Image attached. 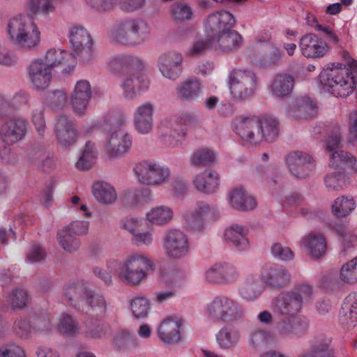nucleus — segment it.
<instances>
[{"instance_id": "nucleus-1", "label": "nucleus", "mask_w": 357, "mask_h": 357, "mask_svg": "<svg viewBox=\"0 0 357 357\" xmlns=\"http://www.w3.org/2000/svg\"><path fill=\"white\" fill-rule=\"evenodd\" d=\"M107 267L113 271L119 280L130 286H137L148 278V273L154 268V263L146 253L133 252L126 256L123 261L111 259Z\"/></svg>"}, {"instance_id": "nucleus-2", "label": "nucleus", "mask_w": 357, "mask_h": 357, "mask_svg": "<svg viewBox=\"0 0 357 357\" xmlns=\"http://www.w3.org/2000/svg\"><path fill=\"white\" fill-rule=\"evenodd\" d=\"M319 77L320 89L335 97L349 96L356 88L352 72L341 63H328Z\"/></svg>"}, {"instance_id": "nucleus-3", "label": "nucleus", "mask_w": 357, "mask_h": 357, "mask_svg": "<svg viewBox=\"0 0 357 357\" xmlns=\"http://www.w3.org/2000/svg\"><path fill=\"white\" fill-rule=\"evenodd\" d=\"M7 32L10 41L24 52L35 50L40 44L41 31L34 20L18 15L10 19Z\"/></svg>"}, {"instance_id": "nucleus-4", "label": "nucleus", "mask_w": 357, "mask_h": 357, "mask_svg": "<svg viewBox=\"0 0 357 357\" xmlns=\"http://www.w3.org/2000/svg\"><path fill=\"white\" fill-rule=\"evenodd\" d=\"M151 27L142 18L127 19L118 22L109 33L110 39L127 47H136L151 38Z\"/></svg>"}, {"instance_id": "nucleus-5", "label": "nucleus", "mask_w": 357, "mask_h": 357, "mask_svg": "<svg viewBox=\"0 0 357 357\" xmlns=\"http://www.w3.org/2000/svg\"><path fill=\"white\" fill-rule=\"evenodd\" d=\"M313 293V288L310 284H299L274 298L271 303V309L279 312H299L312 299Z\"/></svg>"}, {"instance_id": "nucleus-6", "label": "nucleus", "mask_w": 357, "mask_h": 357, "mask_svg": "<svg viewBox=\"0 0 357 357\" xmlns=\"http://www.w3.org/2000/svg\"><path fill=\"white\" fill-rule=\"evenodd\" d=\"M227 82L231 96L237 100H243L253 96L259 83L254 71L243 68L231 70L229 73Z\"/></svg>"}, {"instance_id": "nucleus-7", "label": "nucleus", "mask_w": 357, "mask_h": 357, "mask_svg": "<svg viewBox=\"0 0 357 357\" xmlns=\"http://www.w3.org/2000/svg\"><path fill=\"white\" fill-rule=\"evenodd\" d=\"M220 213L218 207L204 201L197 202L192 212L183 213L181 218L184 228L188 231H203L207 224L218 220Z\"/></svg>"}, {"instance_id": "nucleus-8", "label": "nucleus", "mask_w": 357, "mask_h": 357, "mask_svg": "<svg viewBox=\"0 0 357 357\" xmlns=\"http://www.w3.org/2000/svg\"><path fill=\"white\" fill-rule=\"evenodd\" d=\"M342 141L339 128L333 130L324 141V149L332 152L329 156V167L334 170L347 168L356 172L357 160L352 154L344 151H333L339 147Z\"/></svg>"}, {"instance_id": "nucleus-9", "label": "nucleus", "mask_w": 357, "mask_h": 357, "mask_svg": "<svg viewBox=\"0 0 357 357\" xmlns=\"http://www.w3.org/2000/svg\"><path fill=\"white\" fill-rule=\"evenodd\" d=\"M134 172L138 182L146 185H160L170 177L169 168L154 160H147L137 163Z\"/></svg>"}, {"instance_id": "nucleus-10", "label": "nucleus", "mask_w": 357, "mask_h": 357, "mask_svg": "<svg viewBox=\"0 0 357 357\" xmlns=\"http://www.w3.org/2000/svg\"><path fill=\"white\" fill-rule=\"evenodd\" d=\"M69 40L75 57L88 63L95 56L93 42L88 31L82 25L75 24L69 29Z\"/></svg>"}, {"instance_id": "nucleus-11", "label": "nucleus", "mask_w": 357, "mask_h": 357, "mask_svg": "<svg viewBox=\"0 0 357 357\" xmlns=\"http://www.w3.org/2000/svg\"><path fill=\"white\" fill-rule=\"evenodd\" d=\"M163 250L165 255L173 260H180L187 257L190 251L188 235L180 229L168 230L163 237Z\"/></svg>"}, {"instance_id": "nucleus-12", "label": "nucleus", "mask_w": 357, "mask_h": 357, "mask_svg": "<svg viewBox=\"0 0 357 357\" xmlns=\"http://www.w3.org/2000/svg\"><path fill=\"white\" fill-rule=\"evenodd\" d=\"M132 146V137L125 130L118 128L106 133L102 146L110 158L121 157L127 153Z\"/></svg>"}, {"instance_id": "nucleus-13", "label": "nucleus", "mask_w": 357, "mask_h": 357, "mask_svg": "<svg viewBox=\"0 0 357 357\" xmlns=\"http://www.w3.org/2000/svg\"><path fill=\"white\" fill-rule=\"evenodd\" d=\"M259 276L265 289H282L289 285L291 281V275L288 269L271 264H265L261 267Z\"/></svg>"}, {"instance_id": "nucleus-14", "label": "nucleus", "mask_w": 357, "mask_h": 357, "mask_svg": "<svg viewBox=\"0 0 357 357\" xmlns=\"http://www.w3.org/2000/svg\"><path fill=\"white\" fill-rule=\"evenodd\" d=\"M183 56L176 50L160 54L158 58L157 66L161 75L169 80L175 81L183 73Z\"/></svg>"}, {"instance_id": "nucleus-15", "label": "nucleus", "mask_w": 357, "mask_h": 357, "mask_svg": "<svg viewBox=\"0 0 357 357\" xmlns=\"http://www.w3.org/2000/svg\"><path fill=\"white\" fill-rule=\"evenodd\" d=\"M89 222L88 221L75 220L70 222L66 227L59 230L57 241L62 248L68 252L77 250L80 242L74 237L75 235H85L88 233Z\"/></svg>"}, {"instance_id": "nucleus-16", "label": "nucleus", "mask_w": 357, "mask_h": 357, "mask_svg": "<svg viewBox=\"0 0 357 357\" xmlns=\"http://www.w3.org/2000/svg\"><path fill=\"white\" fill-rule=\"evenodd\" d=\"M150 81L143 72H130L121 79L120 87L123 98L128 100L135 99L149 88Z\"/></svg>"}, {"instance_id": "nucleus-17", "label": "nucleus", "mask_w": 357, "mask_h": 357, "mask_svg": "<svg viewBox=\"0 0 357 357\" xmlns=\"http://www.w3.org/2000/svg\"><path fill=\"white\" fill-rule=\"evenodd\" d=\"M286 163L291 173L300 178L312 175L315 167L312 157L305 152L299 151L289 153L286 157Z\"/></svg>"}, {"instance_id": "nucleus-18", "label": "nucleus", "mask_w": 357, "mask_h": 357, "mask_svg": "<svg viewBox=\"0 0 357 357\" xmlns=\"http://www.w3.org/2000/svg\"><path fill=\"white\" fill-rule=\"evenodd\" d=\"M236 24L234 16L229 11L221 10L208 15L204 23V31L208 37L229 31Z\"/></svg>"}, {"instance_id": "nucleus-19", "label": "nucleus", "mask_w": 357, "mask_h": 357, "mask_svg": "<svg viewBox=\"0 0 357 357\" xmlns=\"http://www.w3.org/2000/svg\"><path fill=\"white\" fill-rule=\"evenodd\" d=\"M301 54L307 59H321L330 51V46L314 33H306L298 43Z\"/></svg>"}, {"instance_id": "nucleus-20", "label": "nucleus", "mask_w": 357, "mask_h": 357, "mask_svg": "<svg viewBox=\"0 0 357 357\" xmlns=\"http://www.w3.org/2000/svg\"><path fill=\"white\" fill-rule=\"evenodd\" d=\"M155 109V105L149 101L135 107L132 114L133 127L138 134L146 135L152 132Z\"/></svg>"}, {"instance_id": "nucleus-21", "label": "nucleus", "mask_w": 357, "mask_h": 357, "mask_svg": "<svg viewBox=\"0 0 357 357\" xmlns=\"http://www.w3.org/2000/svg\"><path fill=\"white\" fill-rule=\"evenodd\" d=\"M183 320L178 317H168L163 319L156 328L160 340L165 344H174L182 339Z\"/></svg>"}, {"instance_id": "nucleus-22", "label": "nucleus", "mask_w": 357, "mask_h": 357, "mask_svg": "<svg viewBox=\"0 0 357 357\" xmlns=\"http://www.w3.org/2000/svg\"><path fill=\"white\" fill-rule=\"evenodd\" d=\"M38 59L43 60L50 70L59 68L64 74L73 71L76 65L75 56L61 49H50L43 57Z\"/></svg>"}, {"instance_id": "nucleus-23", "label": "nucleus", "mask_w": 357, "mask_h": 357, "mask_svg": "<svg viewBox=\"0 0 357 357\" xmlns=\"http://www.w3.org/2000/svg\"><path fill=\"white\" fill-rule=\"evenodd\" d=\"M298 243L306 255L316 259L324 257L327 250L326 237L317 231H312L304 234Z\"/></svg>"}, {"instance_id": "nucleus-24", "label": "nucleus", "mask_w": 357, "mask_h": 357, "mask_svg": "<svg viewBox=\"0 0 357 357\" xmlns=\"http://www.w3.org/2000/svg\"><path fill=\"white\" fill-rule=\"evenodd\" d=\"M52 78V70L41 59L33 60L28 67V79L31 86L37 91L47 89Z\"/></svg>"}, {"instance_id": "nucleus-25", "label": "nucleus", "mask_w": 357, "mask_h": 357, "mask_svg": "<svg viewBox=\"0 0 357 357\" xmlns=\"http://www.w3.org/2000/svg\"><path fill=\"white\" fill-rule=\"evenodd\" d=\"M27 126V121L22 117L10 118L1 126V139L7 144H13L24 139Z\"/></svg>"}, {"instance_id": "nucleus-26", "label": "nucleus", "mask_w": 357, "mask_h": 357, "mask_svg": "<svg viewBox=\"0 0 357 357\" xmlns=\"http://www.w3.org/2000/svg\"><path fill=\"white\" fill-rule=\"evenodd\" d=\"M160 137L162 143L169 147H176L185 139L186 130L177 120L165 119L159 126Z\"/></svg>"}, {"instance_id": "nucleus-27", "label": "nucleus", "mask_w": 357, "mask_h": 357, "mask_svg": "<svg viewBox=\"0 0 357 357\" xmlns=\"http://www.w3.org/2000/svg\"><path fill=\"white\" fill-rule=\"evenodd\" d=\"M308 326V321L305 317L298 314H284L277 328L282 335L299 337L305 334Z\"/></svg>"}, {"instance_id": "nucleus-28", "label": "nucleus", "mask_w": 357, "mask_h": 357, "mask_svg": "<svg viewBox=\"0 0 357 357\" xmlns=\"http://www.w3.org/2000/svg\"><path fill=\"white\" fill-rule=\"evenodd\" d=\"M54 132L58 144L65 148L73 145L78 137L73 122L66 116H59L55 119Z\"/></svg>"}, {"instance_id": "nucleus-29", "label": "nucleus", "mask_w": 357, "mask_h": 357, "mask_svg": "<svg viewBox=\"0 0 357 357\" xmlns=\"http://www.w3.org/2000/svg\"><path fill=\"white\" fill-rule=\"evenodd\" d=\"M257 128L255 135V144L263 141L272 142L280 132V122L273 115L263 114L257 116Z\"/></svg>"}, {"instance_id": "nucleus-30", "label": "nucleus", "mask_w": 357, "mask_h": 357, "mask_svg": "<svg viewBox=\"0 0 357 357\" xmlns=\"http://www.w3.org/2000/svg\"><path fill=\"white\" fill-rule=\"evenodd\" d=\"M285 113L294 119L312 118L317 113V107L310 98L301 97L289 102Z\"/></svg>"}, {"instance_id": "nucleus-31", "label": "nucleus", "mask_w": 357, "mask_h": 357, "mask_svg": "<svg viewBox=\"0 0 357 357\" xmlns=\"http://www.w3.org/2000/svg\"><path fill=\"white\" fill-rule=\"evenodd\" d=\"M233 130L243 140L255 144L257 119L255 116H238L231 123Z\"/></svg>"}, {"instance_id": "nucleus-32", "label": "nucleus", "mask_w": 357, "mask_h": 357, "mask_svg": "<svg viewBox=\"0 0 357 357\" xmlns=\"http://www.w3.org/2000/svg\"><path fill=\"white\" fill-rule=\"evenodd\" d=\"M91 98V89L86 80L77 82L70 97L73 110L77 114H84Z\"/></svg>"}, {"instance_id": "nucleus-33", "label": "nucleus", "mask_w": 357, "mask_h": 357, "mask_svg": "<svg viewBox=\"0 0 357 357\" xmlns=\"http://www.w3.org/2000/svg\"><path fill=\"white\" fill-rule=\"evenodd\" d=\"M264 289L259 277L258 278L254 274H249L241 282L237 292L239 297L243 301L252 302L261 296Z\"/></svg>"}, {"instance_id": "nucleus-34", "label": "nucleus", "mask_w": 357, "mask_h": 357, "mask_svg": "<svg viewBox=\"0 0 357 357\" xmlns=\"http://www.w3.org/2000/svg\"><path fill=\"white\" fill-rule=\"evenodd\" d=\"M195 188L204 194L216 192L220 186V176L213 170L206 169L196 174L192 179Z\"/></svg>"}, {"instance_id": "nucleus-35", "label": "nucleus", "mask_w": 357, "mask_h": 357, "mask_svg": "<svg viewBox=\"0 0 357 357\" xmlns=\"http://www.w3.org/2000/svg\"><path fill=\"white\" fill-rule=\"evenodd\" d=\"M174 215L172 207L160 204L150 208L144 215V220L151 226L165 227L173 221Z\"/></svg>"}, {"instance_id": "nucleus-36", "label": "nucleus", "mask_w": 357, "mask_h": 357, "mask_svg": "<svg viewBox=\"0 0 357 357\" xmlns=\"http://www.w3.org/2000/svg\"><path fill=\"white\" fill-rule=\"evenodd\" d=\"M213 38L214 50L218 52H231L243 43V37L236 31L231 29Z\"/></svg>"}, {"instance_id": "nucleus-37", "label": "nucleus", "mask_w": 357, "mask_h": 357, "mask_svg": "<svg viewBox=\"0 0 357 357\" xmlns=\"http://www.w3.org/2000/svg\"><path fill=\"white\" fill-rule=\"evenodd\" d=\"M227 200L229 206L234 209L248 211H252L257 206V201L243 187H237L228 194Z\"/></svg>"}, {"instance_id": "nucleus-38", "label": "nucleus", "mask_w": 357, "mask_h": 357, "mask_svg": "<svg viewBox=\"0 0 357 357\" xmlns=\"http://www.w3.org/2000/svg\"><path fill=\"white\" fill-rule=\"evenodd\" d=\"M295 83L294 77L289 73L275 74L270 83L269 90L273 96L283 98L291 93Z\"/></svg>"}, {"instance_id": "nucleus-39", "label": "nucleus", "mask_w": 357, "mask_h": 357, "mask_svg": "<svg viewBox=\"0 0 357 357\" xmlns=\"http://www.w3.org/2000/svg\"><path fill=\"white\" fill-rule=\"evenodd\" d=\"M224 238L239 251H246L250 248L248 229L243 225L232 224L225 229Z\"/></svg>"}, {"instance_id": "nucleus-40", "label": "nucleus", "mask_w": 357, "mask_h": 357, "mask_svg": "<svg viewBox=\"0 0 357 357\" xmlns=\"http://www.w3.org/2000/svg\"><path fill=\"white\" fill-rule=\"evenodd\" d=\"M91 192L94 199L102 205H112L117 200V192L109 182L98 181L93 183Z\"/></svg>"}, {"instance_id": "nucleus-41", "label": "nucleus", "mask_w": 357, "mask_h": 357, "mask_svg": "<svg viewBox=\"0 0 357 357\" xmlns=\"http://www.w3.org/2000/svg\"><path fill=\"white\" fill-rule=\"evenodd\" d=\"M204 310L207 312H238L243 310V307L236 299L219 295L208 302Z\"/></svg>"}, {"instance_id": "nucleus-42", "label": "nucleus", "mask_w": 357, "mask_h": 357, "mask_svg": "<svg viewBox=\"0 0 357 357\" xmlns=\"http://www.w3.org/2000/svg\"><path fill=\"white\" fill-rule=\"evenodd\" d=\"M202 91V85L199 79L189 77L179 82L176 86L177 98L181 100H194Z\"/></svg>"}, {"instance_id": "nucleus-43", "label": "nucleus", "mask_w": 357, "mask_h": 357, "mask_svg": "<svg viewBox=\"0 0 357 357\" xmlns=\"http://www.w3.org/2000/svg\"><path fill=\"white\" fill-rule=\"evenodd\" d=\"M86 283L82 280L68 282L63 287V294L69 304L77 309H80L84 293L87 291Z\"/></svg>"}, {"instance_id": "nucleus-44", "label": "nucleus", "mask_w": 357, "mask_h": 357, "mask_svg": "<svg viewBox=\"0 0 357 357\" xmlns=\"http://www.w3.org/2000/svg\"><path fill=\"white\" fill-rule=\"evenodd\" d=\"M81 303L80 309L82 310L85 309L84 306H86L89 310L100 312L112 310L110 304L107 303L102 294L96 293L90 289L84 293V298Z\"/></svg>"}, {"instance_id": "nucleus-45", "label": "nucleus", "mask_w": 357, "mask_h": 357, "mask_svg": "<svg viewBox=\"0 0 357 357\" xmlns=\"http://www.w3.org/2000/svg\"><path fill=\"white\" fill-rule=\"evenodd\" d=\"M215 160V153L213 149L208 147H201L193 151L190 162L195 166H209Z\"/></svg>"}, {"instance_id": "nucleus-46", "label": "nucleus", "mask_w": 357, "mask_h": 357, "mask_svg": "<svg viewBox=\"0 0 357 357\" xmlns=\"http://www.w3.org/2000/svg\"><path fill=\"white\" fill-rule=\"evenodd\" d=\"M97 151L95 144L87 142L84 149L75 163V167L79 170H87L93 166L96 159Z\"/></svg>"}, {"instance_id": "nucleus-47", "label": "nucleus", "mask_w": 357, "mask_h": 357, "mask_svg": "<svg viewBox=\"0 0 357 357\" xmlns=\"http://www.w3.org/2000/svg\"><path fill=\"white\" fill-rule=\"evenodd\" d=\"M238 331L231 328H222L216 336L217 342L222 349H229L237 344L240 340Z\"/></svg>"}, {"instance_id": "nucleus-48", "label": "nucleus", "mask_w": 357, "mask_h": 357, "mask_svg": "<svg viewBox=\"0 0 357 357\" xmlns=\"http://www.w3.org/2000/svg\"><path fill=\"white\" fill-rule=\"evenodd\" d=\"M356 207V203L352 198L345 197H337L332 205V213L337 217H345Z\"/></svg>"}, {"instance_id": "nucleus-49", "label": "nucleus", "mask_w": 357, "mask_h": 357, "mask_svg": "<svg viewBox=\"0 0 357 357\" xmlns=\"http://www.w3.org/2000/svg\"><path fill=\"white\" fill-rule=\"evenodd\" d=\"M203 280L210 284L221 285L222 282V262L213 264L205 268Z\"/></svg>"}, {"instance_id": "nucleus-50", "label": "nucleus", "mask_w": 357, "mask_h": 357, "mask_svg": "<svg viewBox=\"0 0 357 357\" xmlns=\"http://www.w3.org/2000/svg\"><path fill=\"white\" fill-rule=\"evenodd\" d=\"M347 176L342 171L328 173L324 178V183L329 190H340L347 185Z\"/></svg>"}, {"instance_id": "nucleus-51", "label": "nucleus", "mask_w": 357, "mask_h": 357, "mask_svg": "<svg viewBox=\"0 0 357 357\" xmlns=\"http://www.w3.org/2000/svg\"><path fill=\"white\" fill-rule=\"evenodd\" d=\"M114 344L120 349H132L138 346V339L130 331H122L116 335Z\"/></svg>"}, {"instance_id": "nucleus-52", "label": "nucleus", "mask_w": 357, "mask_h": 357, "mask_svg": "<svg viewBox=\"0 0 357 357\" xmlns=\"http://www.w3.org/2000/svg\"><path fill=\"white\" fill-rule=\"evenodd\" d=\"M273 335L264 331H257L252 332L250 335L249 344L255 349L265 347L273 343Z\"/></svg>"}, {"instance_id": "nucleus-53", "label": "nucleus", "mask_w": 357, "mask_h": 357, "mask_svg": "<svg viewBox=\"0 0 357 357\" xmlns=\"http://www.w3.org/2000/svg\"><path fill=\"white\" fill-rule=\"evenodd\" d=\"M213 40V38L208 37L207 35L206 38L197 39L192 43L186 54L189 56H197L204 54L208 50H214Z\"/></svg>"}, {"instance_id": "nucleus-54", "label": "nucleus", "mask_w": 357, "mask_h": 357, "mask_svg": "<svg viewBox=\"0 0 357 357\" xmlns=\"http://www.w3.org/2000/svg\"><path fill=\"white\" fill-rule=\"evenodd\" d=\"M240 271L235 266L222 262L221 285H230L236 283L240 278Z\"/></svg>"}, {"instance_id": "nucleus-55", "label": "nucleus", "mask_w": 357, "mask_h": 357, "mask_svg": "<svg viewBox=\"0 0 357 357\" xmlns=\"http://www.w3.org/2000/svg\"><path fill=\"white\" fill-rule=\"evenodd\" d=\"M340 279L343 282L348 284L357 282V266L354 259L342 266L340 271Z\"/></svg>"}, {"instance_id": "nucleus-56", "label": "nucleus", "mask_w": 357, "mask_h": 357, "mask_svg": "<svg viewBox=\"0 0 357 357\" xmlns=\"http://www.w3.org/2000/svg\"><path fill=\"white\" fill-rule=\"evenodd\" d=\"M58 328L61 333L68 337L73 336L78 332L77 324L69 314H62Z\"/></svg>"}, {"instance_id": "nucleus-57", "label": "nucleus", "mask_w": 357, "mask_h": 357, "mask_svg": "<svg viewBox=\"0 0 357 357\" xmlns=\"http://www.w3.org/2000/svg\"><path fill=\"white\" fill-rule=\"evenodd\" d=\"M282 56V52L278 48H274L269 55L264 59H252V63L259 68L273 66L281 61Z\"/></svg>"}, {"instance_id": "nucleus-58", "label": "nucleus", "mask_w": 357, "mask_h": 357, "mask_svg": "<svg viewBox=\"0 0 357 357\" xmlns=\"http://www.w3.org/2000/svg\"><path fill=\"white\" fill-rule=\"evenodd\" d=\"M183 274L178 268L171 267L167 271L161 273V279L163 282L173 287H178L183 280Z\"/></svg>"}, {"instance_id": "nucleus-59", "label": "nucleus", "mask_w": 357, "mask_h": 357, "mask_svg": "<svg viewBox=\"0 0 357 357\" xmlns=\"http://www.w3.org/2000/svg\"><path fill=\"white\" fill-rule=\"evenodd\" d=\"M29 5L30 11L35 15H47L55 8L52 0H29Z\"/></svg>"}, {"instance_id": "nucleus-60", "label": "nucleus", "mask_w": 357, "mask_h": 357, "mask_svg": "<svg viewBox=\"0 0 357 357\" xmlns=\"http://www.w3.org/2000/svg\"><path fill=\"white\" fill-rule=\"evenodd\" d=\"M192 14V8L187 4H174L170 9L171 17L176 22L190 20Z\"/></svg>"}, {"instance_id": "nucleus-61", "label": "nucleus", "mask_w": 357, "mask_h": 357, "mask_svg": "<svg viewBox=\"0 0 357 357\" xmlns=\"http://www.w3.org/2000/svg\"><path fill=\"white\" fill-rule=\"evenodd\" d=\"M331 341V337L323 333L318 334L310 340V349L317 354L325 352L328 350Z\"/></svg>"}, {"instance_id": "nucleus-62", "label": "nucleus", "mask_w": 357, "mask_h": 357, "mask_svg": "<svg viewBox=\"0 0 357 357\" xmlns=\"http://www.w3.org/2000/svg\"><path fill=\"white\" fill-rule=\"evenodd\" d=\"M348 138L347 141L353 146H357V111L349 112L347 116Z\"/></svg>"}, {"instance_id": "nucleus-63", "label": "nucleus", "mask_w": 357, "mask_h": 357, "mask_svg": "<svg viewBox=\"0 0 357 357\" xmlns=\"http://www.w3.org/2000/svg\"><path fill=\"white\" fill-rule=\"evenodd\" d=\"M33 324L26 319H17L14 323L15 333L22 338H28L35 334Z\"/></svg>"}, {"instance_id": "nucleus-64", "label": "nucleus", "mask_w": 357, "mask_h": 357, "mask_svg": "<svg viewBox=\"0 0 357 357\" xmlns=\"http://www.w3.org/2000/svg\"><path fill=\"white\" fill-rule=\"evenodd\" d=\"M11 305L15 309H23L29 301V295L24 289H16L11 294Z\"/></svg>"}]
</instances>
